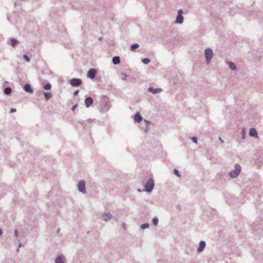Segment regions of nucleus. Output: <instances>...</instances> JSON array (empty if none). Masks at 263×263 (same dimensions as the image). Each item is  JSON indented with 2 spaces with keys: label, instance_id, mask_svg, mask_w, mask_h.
Masks as SVG:
<instances>
[{
  "label": "nucleus",
  "instance_id": "nucleus-1",
  "mask_svg": "<svg viewBox=\"0 0 263 263\" xmlns=\"http://www.w3.org/2000/svg\"><path fill=\"white\" fill-rule=\"evenodd\" d=\"M214 53L213 50L210 48H207L204 50V57L205 58V62L207 65L210 64L211 60L213 57Z\"/></svg>",
  "mask_w": 263,
  "mask_h": 263
},
{
  "label": "nucleus",
  "instance_id": "nucleus-2",
  "mask_svg": "<svg viewBox=\"0 0 263 263\" xmlns=\"http://www.w3.org/2000/svg\"><path fill=\"white\" fill-rule=\"evenodd\" d=\"M154 187V182L153 179L149 178L146 183L145 185V189L143 190L144 192L151 193Z\"/></svg>",
  "mask_w": 263,
  "mask_h": 263
},
{
  "label": "nucleus",
  "instance_id": "nucleus-3",
  "mask_svg": "<svg viewBox=\"0 0 263 263\" xmlns=\"http://www.w3.org/2000/svg\"><path fill=\"white\" fill-rule=\"evenodd\" d=\"M240 171L241 167L240 165H239L238 164H236L235 165V169L234 170L231 171L230 172L229 175L232 178H236L240 173Z\"/></svg>",
  "mask_w": 263,
  "mask_h": 263
},
{
  "label": "nucleus",
  "instance_id": "nucleus-4",
  "mask_svg": "<svg viewBox=\"0 0 263 263\" xmlns=\"http://www.w3.org/2000/svg\"><path fill=\"white\" fill-rule=\"evenodd\" d=\"M183 11L182 9L178 10L177 16L176 17V21H175V24H182L183 22L184 18L182 15Z\"/></svg>",
  "mask_w": 263,
  "mask_h": 263
},
{
  "label": "nucleus",
  "instance_id": "nucleus-5",
  "mask_svg": "<svg viewBox=\"0 0 263 263\" xmlns=\"http://www.w3.org/2000/svg\"><path fill=\"white\" fill-rule=\"evenodd\" d=\"M78 191L82 193V194H86V184L84 180H81L79 182L78 184Z\"/></svg>",
  "mask_w": 263,
  "mask_h": 263
},
{
  "label": "nucleus",
  "instance_id": "nucleus-6",
  "mask_svg": "<svg viewBox=\"0 0 263 263\" xmlns=\"http://www.w3.org/2000/svg\"><path fill=\"white\" fill-rule=\"evenodd\" d=\"M69 83L73 87H78L82 85V81L80 79L73 78L69 81Z\"/></svg>",
  "mask_w": 263,
  "mask_h": 263
},
{
  "label": "nucleus",
  "instance_id": "nucleus-7",
  "mask_svg": "<svg viewBox=\"0 0 263 263\" xmlns=\"http://www.w3.org/2000/svg\"><path fill=\"white\" fill-rule=\"evenodd\" d=\"M206 246V243L204 241H200L197 248V251L198 253H201L203 251Z\"/></svg>",
  "mask_w": 263,
  "mask_h": 263
},
{
  "label": "nucleus",
  "instance_id": "nucleus-8",
  "mask_svg": "<svg viewBox=\"0 0 263 263\" xmlns=\"http://www.w3.org/2000/svg\"><path fill=\"white\" fill-rule=\"evenodd\" d=\"M97 74V71L95 69H90L88 70L87 76L88 78L93 79L95 78Z\"/></svg>",
  "mask_w": 263,
  "mask_h": 263
},
{
  "label": "nucleus",
  "instance_id": "nucleus-9",
  "mask_svg": "<svg viewBox=\"0 0 263 263\" xmlns=\"http://www.w3.org/2000/svg\"><path fill=\"white\" fill-rule=\"evenodd\" d=\"M148 91L153 93V94H156L162 92V89L160 88H155L152 87H149L148 88Z\"/></svg>",
  "mask_w": 263,
  "mask_h": 263
},
{
  "label": "nucleus",
  "instance_id": "nucleus-10",
  "mask_svg": "<svg viewBox=\"0 0 263 263\" xmlns=\"http://www.w3.org/2000/svg\"><path fill=\"white\" fill-rule=\"evenodd\" d=\"M92 103L93 100L92 98L90 97H87L85 100V105L87 108H89Z\"/></svg>",
  "mask_w": 263,
  "mask_h": 263
},
{
  "label": "nucleus",
  "instance_id": "nucleus-11",
  "mask_svg": "<svg viewBox=\"0 0 263 263\" xmlns=\"http://www.w3.org/2000/svg\"><path fill=\"white\" fill-rule=\"evenodd\" d=\"M112 217V215L109 212L106 213L102 215V219L105 221H108L111 219Z\"/></svg>",
  "mask_w": 263,
  "mask_h": 263
},
{
  "label": "nucleus",
  "instance_id": "nucleus-12",
  "mask_svg": "<svg viewBox=\"0 0 263 263\" xmlns=\"http://www.w3.org/2000/svg\"><path fill=\"white\" fill-rule=\"evenodd\" d=\"M249 135L256 138H258V134L255 128H251L249 130Z\"/></svg>",
  "mask_w": 263,
  "mask_h": 263
},
{
  "label": "nucleus",
  "instance_id": "nucleus-13",
  "mask_svg": "<svg viewBox=\"0 0 263 263\" xmlns=\"http://www.w3.org/2000/svg\"><path fill=\"white\" fill-rule=\"evenodd\" d=\"M134 120L137 123H140L142 121V118L139 112H137L134 115Z\"/></svg>",
  "mask_w": 263,
  "mask_h": 263
},
{
  "label": "nucleus",
  "instance_id": "nucleus-14",
  "mask_svg": "<svg viewBox=\"0 0 263 263\" xmlns=\"http://www.w3.org/2000/svg\"><path fill=\"white\" fill-rule=\"evenodd\" d=\"M24 89L27 92L32 93L33 92V90L29 84H26L24 85Z\"/></svg>",
  "mask_w": 263,
  "mask_h": 263
},
{
  "label": "nucleus",
  "instance_id": "nucleus-15",
  "mask_svg": "<svg viewBox=\"0 0 263 263\" xmlns=\"http://www.w3.org/2000/svg\"><path fill=\"white\" fill-rule=\"evenodd\" d=\"M64 257L63 256H58L55 260V263H65Z\"/></svg>",
  "mask_w": 263,
  "mask_h": 263
},
{
  "label": "nucleus",
  "instance_id": "nucleus-16",
  "mask_svg": "<svg viewBox=\"0 0 263 263\" xmlns=\"http://www.w3.org/2000/svg\"><path fill=\"white\" fill-rule=\"evenodd\" d=\"M112 63L114 65H118L120 63V58L115 56L112 58Z\"/></svg>",
  "mask_w": 263,
  "mask_h": 263
},
{
  "label": "nucleus",
  "instance_id": "nucleus-17",
  "mask_svg": "<svg viewBox=\"0 0 263 263\" xmlns=\"http://www.w3.org/2000/svg\"><path fill=\"white\" fill-rule=\"evenodd\" d=\"M227 63L228 64L230 68L232 70H235L236 69V67L234 63H233L232 62H229L227 61Z\"/></svg>",
  "mask_w": 263,
  "mask_h": 263
},
{
  "label": "nucleus",
  "instance_id": "nucleus-18",
  "mask_svg": "<svg viewBox=\"0 0 263 263\" xmlns=\"http://www.w3.org/2000/svg\"><path fill=\"white\" fill-rule=\"evenodd\" d=\"M44 95L46 100H50L52 97V94L49 92H44Z\"/></svg>",
  "mask_w": 263,
  "mask_h": 263
},
{
  "label": "nucleus",
  "instance_id": "nucleus-19",
  "mask_svg": "<svg viewBox=\"0 0 263 263\" xmlns=\"http://www.w3.org/2000/svg\"><path fill=\"white\" fill-rule=\"evenodd\" d=\"M139 47V45L137 43H135L131 45L130 46V50L132 51H134L136 49H137Z\"/></svg>",
  "mask_w": 263,
  "mask_h": 263
},
{
  "label": "nucleus",
  "instance_id": "nucleus-20",
  "mask_svg": "<svg viewBox=\"0 0 263 263\" xmlns=\"http://www.w3.org/2000/svg\"><path fill=\"white\" fill-rule=\"evenodd\" d=\"M12 91V89L10 87H7L4 89V93L6 95H9Z\"/></svg>",
  "mask_w": 263,
  "mask_h": 263
},
{
  "label": "nucleus",
  "instance_id": "nucleus-21",
  "mask_svg": "<svg viewBox=\"0 0 263 263\" xmlns=\"http://www.w3.org/2000/svg\"><path fill=\"white\" fill-rule=\"evenodd\" d=\"M43 88L45 90H50L51 88V85L50 83L46 84L43 86Z\"/></svg>",
  "mask_w": 263,
  "mask_h": 263
},
{
  "label": "nucleus",
  "instance_id": "nucleus-22",
  "mask_svg": "<svg viewBox=\"0 0 263 263\" xmlns=\"http://www.w3.org/2000/svg\"><path fill=\"white\" fill-rule=\"evenodd\" d=\"M17 43L18 41L15 39H12L11 40V45L12 47H14Z\"/></svg>",
  "mask_w": 263,
  "mask_h": 263
},
{
  "label": "nucleus",
  "instance_id": "nucleus-23",
  "mask_svg": "<svg viewBox=\"0 0 263 263\" xmlns=\"http://www.w3.org/2000/svg\"><path fill=\"white\" fill-rule=\"evenodd\" d=\"M120 76H121V79L123 80V81H125L126 80V78H127V75L124 72H121V74H120Z\"/></svg>",
  "mask_w": 263,
  "mask_h": 263
},
{
  "label": "nucleus",
  "instance_id": "nucleus-24",
  "mask_svg": "<svg viewBox=\"0 0 263 263\" xmlns=\"http://www.w3.org/2000/svg\"><path fill=\"white\" fill-rule=\"evenodd\" d=\"M144 121H145V122H146V127H145V128L144 130H145V133H147V132H148L149 131V127H148V124H149V121H147V120H144Z\"/></svg>",
  "mask_w": 263,
  "mask_h": 263
},
{
  "label": "nucleus",
  "instance_id": "nucleus-25",
  "mask_svg": "<svg viewBox=\"0 0 263 263\" xmlns=\"http://www.w3.org/2000/svg\"><path fill=\"white\" fill-rule=\"evenodd\" d=\"M149 227V225L147 223H143L141 225V228L143 230L145 229L148 228Z\"/></svg>",
  "mask_w": 263,
  "mask_h": 263
},
{
  "label": "nucleus",
  "instance_id": "nucleus-26",
  "mask_svg": "<svg viewBox=\"0 0 263 263\" xmlns=\"http://www.w3.org/2000/svg\"><path fill=\"white\" fill-rule=\"evenodd\" d=\"M150 62V60L147 58H145L142 60V62L144 64H148Z\"/></svg>",
  "mask_w": 263,
  "mask_h": 263
},
{
  "label": "nucleus",
  "instance_id": "nucleus-27",
  "mask_svg": "<svg viewBox=\"0 0 263 263\" xmlns=\"http://www.w3.org/2000/svg\"><path fill=\"white\" fill-rule=\"evenodd\" d=\"M152 222L154 225L157 226L158 223V219L156 217L152 219Z\"/></svg>",
  "mask_w": 263,
  "mask_h": 263
},
{
  "label": "nucleus",
  "instance_id": "nucleus-28",
  "mask_svg": "<svg viewBox=\"0 0 263 263\" xmlns=\"http://www.w3.org/2000/svg\"><path fill=\"white\" fill-rule=\"evenodd\" d=\"M174 174L175 175H176L177 176H178V177H181V175H180V173H179L178 171L176 168H175L174 170Z\"/></svg>",
  "mask_w": 263,
  "mask_h": 263
},
{
  "label": "nucleus",
  "instance_id": "nucleus-29",
  "mask_svg": "<svg viewBox=\"0 0 263 263\" xmlns=\"http://www.w3.org/2000/svg\"><path fill=\"white\" fill-rule=\"evenodd\" d=\"M23 57H24V58L26 60V61H27V62H30V58H29V57H28L27 55H26V54H24V55H23Z\"/></svg>",
  "mask_w": 263,
  "mask_h": 263
},
{
  "label": "nucleus",
  "instance_id": "nucleus-30",
  "mask_svg": "<svg viewBox=\"0 0 263 263\" xmlns=\"http://www.w3.org/2000/svg\"><path fill=\"white\" fill-rule=\"evenodd\" d=\"M191 139L194 143H197V139L196 137H192Z\"/></svg>",
  "mask_w": 263,
  "mask_h": 263
},
{
  "label": "nucleus",
  "instance_id": "nucleus-31",
  "mask_svg": "<svg viewBox=\"0 0 263 263\" xmlns=\"http://www.w3.org/2000/svg\"><path fill=\"white\" fill-rule=\"evenodd\" d=\"M77 106H78V105H77V104H76V105H73V106L72 107V108H71V110H72V111H74Z\"/></svg>",
  "mask_w": 263,
  "mask_h": 263
},
{
  "label": "nucleus",
  "instance_id": "nucleus-32",
  "mask_svg": "<svg viewBox=\"0 0 263 263\" xmlns=\"http://www.w3.org/2000/svg\"><path fill=\"white\" fill-rule=\"evenodd\" d=\"M79 92V90H76L74 91L73 95L76 96L78 95Z\"/></svg>",
  "mask_w": 263,
  "mask_h": 263
},
{
  "label": "nucleus",
  "instance_id": "nucleus-33",
  "mask_svg": "<svg viewBox=\"0 0 263 263\" xmlns=\"http://www.w3.org/2000/svg\"><path fill=\"white\" fill-rule=\"evenodd\" d=\"M14 236H15V237H18V232H17V231L16 230H15L14 231Z\"/></svg>",
  "mask_w": 263,
  "mask_h": 263
},
{
  "label": "nucleus",
  "instance_id": "nucleus-34",
  "mask_svg": "<svg viewBox=\"0 0 263 263\" xmlns=\"http://www.w3.org/2000/svg\"><path fill=\"white\" fill-rule=\"evenodd\" d=\"M16 109H15V108H11V109H10V112H11V113L15 112H16Z\"/></svg>",
  "mask_w": 263,
  "mask_h": 263
},
{
  "label": "nucleus",
  "instance_id": "nucleus-35",
  "mask_svg": "<svg viewBox=\"0 0 263 263\" xmlns=\"http://www.w3.org/2000/svg\"><path fill=\"white\" fill-rule=\"evenodd\" d=\"M22 247V243L21 242H19V244H18V248L17 249V251L18 252L19 251V248Z\"/></svg>",
  "mask_w": 263,
  "mask_h": 263
},
{
  "label": "nucleus",
  "instance_id": "nucleus-36",
  "mask_svg": "<svg viewBox=\"0 0 263 263\" xmlns=\"http://www.w3.org/2000/svg\"><path fill=\"white\" fill-rule=\"evenodd\" d=\"M3 234V230L0 229V236Z\"/></svg>",
  "mask_w": 263,
  "mask_h": 263
},
{
  "label": "nucleus",
  "instance_id": "nucleus-37",
  "mask_svg": "<svg viewBox=\"0 0 263 263\" xmlns=\"http://www.w3.org/2000/svg\"><path fill=\"white\" fill-rule=\"evenodd\" d=\"M219 140L222 143L223 142V140H222L221 138V137H219Z\"/></svg>",
  "mask_w": 263,
  "mask_h": 263
},
{
  "label": "nucleus",
  "instance_id": "nucleus-38",
  "mask_svg": "<svg viewBox=\"0 0 263 263\" xmlns=\"http://www.w3.org/2000/svg\"><path fill=\"white\" fill-rule=\"evenodd\" d=\"M138 192H141V191L140 189H138Z\"/></svg>",
  "mask_w": 263,
  "mask_h": 263
}]
</instances>
